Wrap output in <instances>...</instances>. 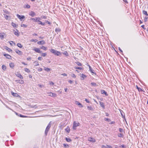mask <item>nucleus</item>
I'll list each match as a JSON object with an SVG mask.
<instances>
[{
  "label": "nucleus",
  "instance_id": "10",
  "mask_svg": "<svg viewBox=\"0 0 148 148\" xmlns=\"http://www.w3.org/2000/svg\"><path fill=\"white\" fill-rule=\"evenodd\" d=\"M3 56H5L7 58L10 59L11 58V57L8 54H3Z\"/></svg>",
  "mask_w": 148,
  "mask_h": 148
},
{
  "label": "nucleus",
  "instance_id": "40",
  "mask_svg": "<svg viewBox=\"0 0 148 148\" xmlns=\"http://www.w3.org/2000/svg\"><path fill=\"white\" fill-rule=\"evenodd\" d=\"M17 45L18 46V47H19L20 48H21L23 47L22 45L20 43H18L17 44Z\"/></svg>",
  "mask_w": 148,
  "mask_h": 148
},
{
  "label": "nucleus",
  "instance_id": "55",
  "mask_svg": "<svg viewBox=\"0 0 148 148\" xmlns=\"http://www.w3.org/2000/svg\"><path fill=\"white\" fill-rule=\"evenodd\" d=\"M45 23H46L49 24H51V23L49 22L48 21H47V20L45 21Z\"/></svg>",
  "mask_w": 148,
  "mask_h": 148
},
{
  "label": "nucleus",
  "instance_id": "62",
  "mask_svg": "<svg viewBox=\"0 0 148 148\" xmlns=\"http://www.w3.org/2000/svg\"><path fill=\"white\" fill-rule=\"evenodd\" d=\"M71 76L73 77V78H75L76 77V75L75 74H73L72 75H71Z\"/></svg>",
  "mask_w": 148,
  "mask_h": 148
},
{
  "label": "nucleus",
  "instance_id": "37",
  "mask_svg": "<svg viewBox=\"0 0 148 148\" xmlns=\"http://www.w3.org/2000/svg\"><path fill=\"white\" fill-rule=\"evenodd\" d=\"M41 49L45 51H46L47 49V48L46 47L43 46L41 47Z\"/></svg>",
  "mask_w": 148,
  "mask_h": 148
},
{
  "label": "nucleus",
  "instance_id": "29",
  "mask_svg": "<svg viewBox=\"0 0 148 148\" xmlns=\"http://www.w3.org/2000/svg\"><path fill=\"white\" fill-rule=\"evenodd\" d=\"M76 63L79 66H81L82 65V64L79 62H76Z\"/></svg>",
  "mask_w": 148,
  "mask_h": 148
},
{
  "label": "nucleus",
  "instance_id": "25",
  "mask_svg": "<svg viewBox=\"0 0 148 148\" xmlns=\"http://www.w3.org/2000/svg\"><path fill=\"white\" fill-rule=\"evenodd\" d=\"M65 130L67 133H69L70 132V129L68 126L67 127Z\"/></svg>",
  "mask_w": 148,
  "mask_h": 148
},
{
  "label": "nucleus",
  "instance_id": "8",
  "mask_svg": "<svg viewBox=\"0 0 148 148\" xmlns=\"http://www.w3.org/2000/svg\"><path fill=\"white\" fill-rule=\"evenodd\" d=\"M38 19H40V18H31L30 19L31 20L33 21H35V22H37L38 21H39Z\"/></svg>",
  "mask_w": 148,
  "mask_h": 148
},
{
  "label": "nucleus",
  "instance_id": "1",
  "mask_svg": "<svg viewBox=\"0 0 148 148\" xmlns=\"http://www.w3.org/2000/svg\"><path fill=\"white\" fill-rule=\"evenodd\" d=\"M51 122H50L48 125L47 126L45 131V134L46 136H47L48 131H49L50 128L51 126Z\"/></svg>",
  "mask_w": 148,
  "mask_h": 148
},
{
  "label": "nucleus",
  "instance_id": "32",
  "mask_svg": "<svg viewBox=\"0 0 148 148\" xmlns=\"http://www.w3.org/2000/svg\"><path fill=\"white\" fill-rule=\"evenodd\" d=\"M56 32H59L61 30L59 28H56L55 30Z\"/></svg>",
  "mask_w": 148,
  "mask_h": 148
},
{
  "label": "nucleus",
  "instance_id": "42",
  "mask_svg": "<svg viewBox=\"0 0 148 148\" xmlns=\"http://www.w3.org/2000/svg\"><path fill=\"white\" fill-rule=\"evenodd\" d=\"M25 8H30V6L29 5H28V4L26 5H25Z\"/></svg>",
  "mask_w": 148,
  "mask_h": 148
},
{
  "label": "nucleus",
  "instance_id": "21",
  "mask_svg": "<svg viewBox=\"0 0 148 148\" xmlns=\"http://www.w3.org/2000/svg\"><path fill=\"white\" fill-rule=\"evenodd\" d=\"M14 34L15 35H16L17 36H19V34L18 33V30L17 29H16V31L14 30Z\"/></svg>",
  "mask_w": 148,
  "mask_h": 148
},
{
  "label": "nucleus",
  "instance_id": "27",
  "mask_svg": "<svg viewBox=\"0 0 148 148\" xmlns=\"http://www.w3.org/2000/svg\"><path fill=\"white\" fill-rule=\"evenodd\" d=\"M56 51V50L55 49H51L50 50L51 52V53H53L54 54L55 53V52Z\"/></svg>",
  "mask_w": 148,
  "mask_h": 148
},
{
  "label": "nucleus",
  "instance_id": "22",
  "mask_svg": "<svg viewBox=\"0 0 148 148\" xmlns=\"http://www.w3.org/2000/svg\"><path fill=\"white\" fill-rule=\"evenodd\" d=\"M40 19H38V20H39V21H38V24L42 25H45V23H42L41 21H40Z\"/></svg>",
  "mask_w": 148,
  "mask_h": 148
},
{
  "label": "nucleus",
  "instance_id": "31",
  "mask_svg": "<svg viewBox=\"0 0 148 148\" xmlns=\"http://www.w3.org/2000/svg\"><path fill=\"white\" fill-rule=\"evenodd\" d=\"M143 14L145 15H146L147 16H148V14H147V11L145 10H143Z\"/></svg>",
  "mask_w": 148,
  "mask_h": 148
},
{
  "label": "nucleus",
  "instance_id": "36",
  "mask_svg": "<svg viewBox=\"0 0 148 148\" xmlns=\"http://www.w3.org/2000/svg\"><path fill=\"white\" fill-rule=\"evenodd\" d=\"M24 70L25 72H27L28 73L30 72V70H29V69H28L27 68H26Z\"/></svg>",
  "mask_w": 148,
  "mask_h": 148
},
{
  "label": "nucleus",
  "instance_id": "47",
  "mask_svg": "<svg viewBox=\"0 0 148 148\" xmlns=\"http://www.w3.org/2000/svg\"><path fill=\"white\" fill-rule=\"evenodd\" d=\"M35 63V66H37L39 65V64L38 63V62H34Z\"/></svg>",
  "mask_w": 148,
  "mask_h": 148
},
{
  "label": "nucleus",
  "instance_id": "54",
  "mask_svg": "<svg viewBox=\"0 0 148 148\" xmlns=\"http://www.w3.org/2000/svg\"><path fill=\"white\" fill-rule=\"evenodd\" d=\"M24 81L23 80H21V81H20V82H19V83L21 84H23L24 83Z\"/></svg>",
  "mask_w": 148,
  "mask_h": 148
},
{
  "label": "nucleus",
  "instance_id": "41",
  "mask_svg": "<svg viewBox=\"0 0 148 148\" xmlns=\"http://www.w3.org/2000/svg\"><path fill=\"white\" fill-rule=\"evenodd\" d=\"M2 68L3 70H5L6 69V67L4 65H2Z\"/></svg>",
  "mask_w": 148,
  "mask_h": 148
},
{
  "label": "nucleus",
  "instance_id": "51",
  "mask_svg": "<svg viewBox=\"0 0 148 148\" xmlns=\"http://www.w3.org/2000/svg\"><path fill=\"white\" fill-rule=\"evenodd\" d=\"M21 26L24 27H27V25L24 24H22Z\"/></svg>",
  "mask_w": 148,
  "mask_h": 148
},
{
  "label": "nucleus",
  "instance_id": "14",
  "mask_svg": "<svg viewBox=\"0 0 148 148\" xmlns=\"http://www.w3.org/2000/svg\"><path fill=\"white\" fill-rule=\"evenodd\" d=\"M99 104L100 106L103 108V109L105 108V106L104 103L101 101L99 102Z\"/></svg>",
  "mask_w": 148,
  "mask_h": 148
},
{
  "label": "nucleus",
  "instance_id": "45",
  "mask_svg": "<svg viewBox=\"0 0 148 148\" xmlns=\"http://www.w3.org/2000/svg\"><path fill=\"white\" fill-rule=\"evenodd\" d=\"M63 145L64 146V147L65 148H66L67 147H69V145L67 144H63Z\"/></svg>",
  "mask_w": 148,
  "mask_h": 148
},
{
  "label": "nucleus",
  "instance_id": "18",
  "mask_svg": "<svg viewBox=\"0 0 148 148\" xmlns=\"http://www.w3.org/2000/svg\"><path fill=\"white\" fill-rule=\"evenodd\" d=\"M12 95L15 97H19L20 96L16 93H14V92H12Z\"/></svg>",
  "mask_w": 148,
  "mask_h": 148
},
{
  "label": "nucleus",
  "instance_id": "33",
  "mask_svg": "<svg viewBox=\"0 0 148 148\" xmlns=\"http://www.w3.org/2000/svg\"><path fill=\"white\" fill-rule=\"evenodd\" d=\"M65 139H66V141L68 142H70L71 141V139L70 138H66Z\"/></svg>",
  "mask_w": 148,
  "mask_h": 148
},
{
  "label": "nucleus",
  "instance_id": "53",
  "mask_svg": "<svg viewBox=\"0 0 148 148\" xmlns=\"http://www.w3.org/2000/svg\"><path fill=\"white\" fill-rule=\"evenodd\" d=\"M119 131L120 132H122L123 131V130L122 128H119Z\"/></svg>",
  "mask_w": 148,
  "mask_h": 148
},
{
  "label": "nucleus",
  "instance_id": "64",
  "mask_svg": "<svg viewBox=\"0 0 148 148\" xmlns=\"http://www.w3.org/2000/svg\"><path fill=\"white\" fill-rule=\"evenodd\" d=\"M49 84L51 85H53L54 84V83L52 82H49Z\"/></svg>",
  "mask_w": 148,
  "mask_h": 148
},
{
  "label": "nucleus",
  "instance_id": "38",
  "mask_svg": "<svg viewBox=\"0 0 148 148\" xmlns=\"http://www.w3.org/2000/svg\"><path fill=\"white\" fill-rule=\"evenodd\" d=\"M74 68L75 69H79V70H80L82 69V67H77V66H75V67H74Z\"/></svg>",
  "mask_w": 148,
  "mask_h": 148
},
{
  "label": "nucleus",
  "instance_id": "60",
  "mask_svg": "<svg viewBox=\"0 0 148 148\" xmlns=\"http://www.w3.org/2000/svg\"><path fill=\"white\" fill-rule=\"evenodd\" d=\"M42 57H39L38 58V59L39 60H42Z\"/></svg>",
  "mask_w": 148,
  "mask_h": 148
},
{
  "label": "nucleus",
  "instance_id": "61",
  "mask_svg": "<svg viewBox=\"0 0 148 148\" xmlns=\"http://www.w3.org/2000/svg\"><path fill=\"white\" fill-rule=\"evenodd\" d=\"M19 116L20 117H26V116H25L24 115L21 114H20Z\"/></svg>",
  "mask_w": 148,
  "mask_h": 148
},
{
  "label": "nucleus",
  "instance_id": "5",
  "mask_svg": "<svg viewBox=\"0 0 148 148\" xmlns=\"http://www.w3.org/2000/svg\"><path fill=\"white\" fill-rule=\"evenodd\" d=\"M33 50L36 51V52L38 53H41L42 51L40 50L39 49L37 48H35Z\"/></svg>",
  "mask_w": 148,
  "mask_h": 148
},
{
  "label": "nucleus",
  "instance_id": "17",
  "mask_svg": "<svg viewBox=\"0 0 148 148\" xmlns=\"http://www.w3.org/2000/svg\"><path fill=\"white\" fill-rule=\"evenodd\" d=\"M5 35L4 33H0V38L3 39L4 38V36Z\"/></svg>",
  "mask_w": 148,
  "mask_h": 148
},
{
  "label": "nucleus",
  "instance_id": "9",
  "mask_svg": "<svg viewBox=\"0 0 148 148\" xmlns=\"http://www.w3.org/2000/svg\"><path fill=\"white\" fill-rule=\"evenodd\" d=\"M37 43L40 45H44L45 44V42L44 40H42L38 42Z\"/></svg>",
  "mask_w": 148,
  "mask_h": 148
},
{
  "label": "nucleus",
  "instance_id": "12",
  "mask_svg": "<svg viewBox=\"0 0 148 148\" xmlns=\"http://www.w3.org/2000/svg\"><path fill=\"white\" fill-rule=\"evenodd\" d=\"M101 94H105L106 96L108 95V94H107V92L104 90H101Z\"/></svg>",
  "mask_w": 148,
  "mask_h": 148
},
{
  "label": "nucleus",
  "instance_id": "23",
  "mask_svg": "<svg viewBox=\"0 0 148 148\" xmlns=\"http://www.w3.org/2000/svg\"><path fill=\"white\" fill-rule=\"evenodd\" d=\"M44 70L47 72H48L51 70V69L47 67H44Z\"/></svg>",
  "mask_w": 148,
  "mask_h": 148
},
{
  "label": "nucleus",
  "instance_id": "56",
  "mask_svg": "<svg viewBox=\"0 0 148 148\" xmlns=\"http://www.w3.org/2000/svg\"><path fill=\"white\" fill-rule=\"evenodd\" d=\"M111 146H110L106 145L105 147V148H111Z\"/></svg>",
  "mask_w": 148,
  "mask_h": 148
},
{
  "label": "nucleus",
  "instance_id": "24",
  "mask_svg": "<svg viewBox=\"0 0 148 148\" xmlns=\"http://www.w3.org/2000/svg\"><path fill=\"white\" fill-rule=\"evenodd\" d=\"M29 14L32 17H33L35 15V14L34 12L31 11V12H30V14Z\"/></svg>",
  "mask_w": 148,
  "mask_h": 148
},
{
  "label": "nucleus",
  "instance_id": "6",
  "mask_svg": "<svg viewBox=\"0 0 148 148\" xmlns=\"http://www.w3.org/2000/svg\"><path fill=\"white\" fill-rule=\"evenodd\" d=\"M87 66L89 67V70L90 71V72L96 75V73H95V72H94L93 71L92 69L91 66L89 64H88Z\"/></svg>",
  "mask_w": 148,
  "mask_h": 148
},
{
  "label": "nucleus",
  "instance_id": "57",
  "mask_svg": "<svg viewBox=\"0 0 148 148\" xmlns=\"http://www.w3.org/2000/svg\"><path fill=\"white\" fill-rule=\"evenodd\" d=\"M148 18V17L147 16H145L144 18V21L145 22H146L147 21V19Z\"/></svg>",
  "mask_w": 148,
  "mask_h": 148
},
{
  "label": "nucleus",
  "instance_id": "58",
  "mask_svg": "<svg viewBox=\"0 0 148 148\" xmlns=\"http://www.w3.org/2000/svg\"><path fill=\"white\" fill-rule=\"evenodd\" d=\"M41 17L42 18L46 19L47 18V17L44 16H42Z\"/></svg>",
  "mask_w": 148,
  "mask_h": 148
},
{
  "label": "nucleus",
  "instance_id": "3",
  "mask_svg": "<svg viewBox=\"0 0 148 148\" xmlns=\"http://www.w3.org/2000/svg\"><path fill=\"white\" fill-rule=\"evenodd\" d=\"M47 93L48 94V95L49 96H51L52 97H56L57 96V95L56 94L53 93L51 92H49Z\"/></svg>",
  "mask_w": 148,
  "mask_h": 148
},
{
  "label": "nucleus",
  "instance_id": "52",
  "mask_svg": "<svg viewBox=\"0 0 148 148\" xmlns=\"http://www.w3.org/2000/svg\"><path fill=\"white\" fill-rule=\"evenodd\" d=\"M42 68H39L38 69V71H39V72H40V71H42Z\"/></svg>",
  "mask_w": 148,
  "mask_h": 148
},
{
  "label": "nucleus",
  "instance_id": "2",
  "mask_svg": "<svg viewBox=\"0 0 148 148\" xmlns=\"http://www.w3.org/2000/svg\"><path fill=\"white\" fill-rule=\"evenodd\" d=\"M79 123L78 122H76L74 121L73 123V128L74 130L76 129V127H77L79 125Z\"/></svg>",
  "mask_w": 148,
  "mask_h": 148
},
{
  "label": "nucleus",
  "instance_id": "39",
  "mask_svg": "<svg viewBox=\"0 0 148 148\" xmlns=\"http://www.w3.org/2000/svg\"><path fill=\"white\" fill-rule=\"evenodd\" d=\"M5 49H7L8 51H11L12 50L9 48L7 46H5Z\"/></svg>",
  "mask_w": 148,
  "mask_h": 148
},
{
  "label": "nucleus",
  "instance_id": "46",
  "mask_svg": "<svg viewBox=\"0 0 148 148\" xmlns=\"http://www.w3.org/2000/svg\"><path fill=\"white\" fill-rule=\"evenodd\" d=\"M12 25L14 27H16V24L13 22L12 23Z\"/></svg>",
  "mask_w": 148,
  "mask_h": 148
},
{
  "label": "nucleus",
  "instance_id": "34",
  "mask_svg": "<svg viewBox=\"0 0 148 148\" xmlns=\"http://www.w3.org/2000/svg\"><path fill=\"white\" fill-rule=\"evenodd\" d=\"M90 84L91 86H98V85H97L96 83L94 82L91 83Z\"/></svg>",
  "mask_w": 148,
  "mask_h": 148
},
{
  "label": "nucleus",
  "instance_id": "63",
  "mask_svg": "<svg viewBox=\"0 0 148 148\" xmlns=\"http://www.w3.org/2000/svg\"><path fill=\"white\" fill-rule=\"evenodd\" d=\"M38 86L40 88H42L43 86V85L39 84H38Z\"/></svg>",
  "mask_w": 148,
  "mask_h": 148
},
{
  "label": "nucleus",
  "instance_id": "59",
  "mask_svg": "<svg viewBox=\"0 0 148 148\" xmlns=\"http://www.w3.org/2000/svg\"><path fill=\"white\" fill-rule=\"evenodd\" d=\"M119 147L124 148L125 147V146L123 145H120L119 146Z\"/></svg>",
  "mask_w": 148,
  "mask_h": 148
},
{
  "label": "nucleus",
  "instance_id": "13",
  "mask_svg": "<svg viewBox=\"0 0 148 148\" xmlns=\"http://www.w3.org/2000/svg\"><path fill=\"white\" fill-rule=\"evenodd\" d=\"M54 54L57 56H59L61 54V53L60 52L56 50Z\"/></svg>",
  "mask_w": 148,
  "mask_h": 148
},
{
  "label": "nucleus",
  "instance_id": "15",
  "mask_svg": "<svg viewBox=\"0 0 148 148\" xmlns=\"http://www.w3.org/2000/svg\"><path fill=\"white\" fill-rule=\"evenodd\" d=\"M121 114L123 119H125V115L124 113L123 112V111L121 110H120Z\"/></svg>",
  "mask_w": 148,
  "mask_h": 148
},
{
  "label": "nucleus",
  "instance_id": "19",
  "mask_svg": "<svg viewBox=\"0 0 148 148\" xmlns=\"http://www.w3.org/2000/svg\"><path fill=\"white\" fill-rule=\"evenodd\" d=\"M16 75L18 77H20L21 79H23V77L21 74L18 73Z\"/></svg>",
  "mask_w": 148,
  "mask_h": 148
},
{
  "label": "nucleus",
  "instance_id": "4",
  "mask_svg": "<svg viewBox=\"0 0 148 148\" xmlns=\"http://www.w3.org/2000/svg\"><path fill=\"white\" fill-rule=\"evenodd\" d=\"M16 16L21 21H22L23 19L25 18V16L23 15L21 16L20 15L17 14Z\"/></svg>",
  "mask_w": 148,
  "mask_h": 148
},
{
  "label": "nucleus",
  "instance_id": "11",
  "mask_svg": "<svg viewBox=\"0 0 148 148\" xmlns=\"http://www.w3.org/2000/svg\"><path fill=\"white\" fill-rule=\"evenodd\" d=\"M16 52L19 55H21L22 54V52L16 49L15 50Z\"/></svg>",
  "mask_w": 148,
  "mask_h": 148
},
{
  "label": "nucleus",
  "instance_id": "43",
  "mask_svg": "<svg viewBox=\"0 0 148 148\" xmlns=\"http://www.w3.org/2000/svg\"><path fill=\"white\" fill-rule=\"evenodd\" d=\"M123 134L121 133H120L118 135V136L119 137H123Z\"/></svg>",
  "mask_w": 148,
  "mask_h": 148
},
{
  "label": "nucleus",
  "instance_id": "50",
  "mask_svg": "<svg viewBox=\"0 0 148 148\" xmlns=\"http://www.w3.org/2000/svg\"><path fill=\"white\" fill-rule=\"evenodd\" d=\"M47 55V53H42V54H41V56H43V57H45V56H46Z\"/></svg>",
  "mask_w": 148,
  "mask_h": 148
},
{
  "label": "nucleus",
  "instance_id": "16",
  "mask_svg": "<svg viewBox=\"0 0 148 148\" xmlns=\"http://www.w3.org/2000/svg\"><path fill=\"white\" fill-rule=\"evenodd\" d=\"M88 141L90 142H95V140L92 138H89L88 139Z\"/></svg>",
  "mask_w": 148,
  "mask_h": 148
},
{
  "label": "nucleus",
  "instance_id": "7",
  "mask_svg": "<svg viewBox=\"0 0 148 148\" xmlns=\"http://www.w3.org/2000/svg\"><path fill=\"white\" fill-rule=\"evenodd\" d=\"M75 103L79 106L80 108H82L83 107V106L80 103L77 101H75Z\"/></svg>",
  "mask_w": 148,
  "mask_h": 148
},
{
  "label": "nucleus",
  "instance_id": "30",
  "mask_svg": "<svg viewBox=\"0 0 148 148\" xmlns=\"http://www.w3.org/2000/svg\"><path fill=\"white\" fill-rule=\"evenodd\" d=\"M87 109L89 110H93V109L92 108V107L91 106H87Z\"/></svg>",
  "mask_w": 148,
  "mask_h": 148
},
{
  "label": "nucleus",
  "instance_id": "48",
  "mask_svg": "<svg viewBox=\"0 0 148 148\" xmlns=\"http://www.w3.org/2000/svg\"><path fill=\"white\" fill-rule=\"evenodd\" d=\"M32 42H36L37 40L36 39H32V40H31Z\"/></svg>",
  "mask_w": 148,
  "mask_h": 148
},
{
  "label": "nucleus",
  "instance_id": "20",
  "mask_svg": "<svg viewBox=\"0 0 148 148\" xmlns=\"http://www.w3.org/2000/svg\"><path fill=\"white\" fill-rule=\"evenodd\" d=\"M80 76L82 78V79H81L82 80H83L84 78H86L87 77L86 75L83 73L81 74Z\"/></svg>",
  "mask_w": 148,
  "mask_h": 148
},
{
  "label": "nucleus",
  "instance_id": "44",
  "mask_svg": "<svg viewBox=\"0 0 148 148\" xmlns=\"http://www.w3.org/2000/svg\"><path fill=\"white\" fill-rule=\"evenodd\" d=\"M104 120L106 121H108V122H109L111 121V120L110 119L108 118H105L104 119Z\"/></svg>",
  "mask_w": 148,
  "mask_h": 148
},
{
  "label": "nucleus",
  "instance_id": "28",
  "mask_svg": "<svg viewBox=\"0 0 148 148\" xmlns=\"http://www.w3.org/2000/svg\"><path fill=\"white\" fill-rule=\"evenodd\" d=\"M56 51V50L55 49H51L50 50L51 52V53H53L54 54L55 53V52Z\"/></svg>",
  "mask_w": 148,
  "mask_h": 148
},
{
  "label": "nucleus",
  "instance_id": "26",
  "mask_svg": "<svg viewBox=\"0 0 148 148\" xmlns=\"http://www.w3.org/2000/svg\"><path fill=\"white\" fill-rule=\"evenodd\" d=\"M9 65H10V67L11 68H13V67H14V63H12V62L10 63Z\"/></svg>",
  "mask_w": 148,
  "mask_h": 148
},
{
  "label": "nucleus",
  "instance_id": "49",
  "mask_svg": "<svg viewBox=\"0 0 148 148\" xmlns=\"http://www.w3.org/2000/svg\"><path fill=\"white\" fill-rule=\"evenodd\" d=\"M136 86L137 89L139 91H142V90L141 88H140L138 87L137 86Z\"/></svg>",
  "mask_w": 148,
  "mask_h": 148
},
{
  "label": "nucleus",
  "instance_id": "35",
  "mask_svg": "<svg viewBox=\"0 0 148 148\" xmlns=\"http://www.w3.org/2000/svg\"><path fill=\"white\" fill-rule=\"evenodd\" d=\"M63 54L66 55V56H67L69 55L67 51H65L63 53Z\"/></svg>",
  "mask_w": 148,
  "mask_h": 148
}]
</instances>
